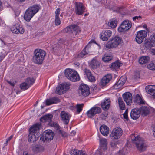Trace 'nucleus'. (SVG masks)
<instances>
[{
	"instance_id": "603ef678",
	"label": "nucleus",
	"mask_w": 155,
	"mask_h": 155,
	"mask_svg": "<svg viewBox=\"0 0 155 155\" xmlns=\"http://www.w3.org/2000/svg\"><path fill=\"white\" fill-rule=\"evenodd\" d=\"M60 9L59 8H58L55 11V16H59V15L60 14Z\"/></svg>"
},
{
	"instance_id": "c85d7f7f",
	"label": "nucleus",
	"mask_w": 155,
	"mask_h": 155,
	"mask_svg": "<svg viewBox=\"0 0 155 155\" xmlns=\"http://www.w3.org/2000/svg\"><path fill=\"white\" fill-rule=\"evenodd\" d=\"M84 71L88 80L90 81L93 82L95 81V77L92 75L90 70L85 69Z\"/></svg>"
},
{
	"instance_id": "4c0bfd02",
	"label": "nucleus",
	"mask_w": 155,
	"mask_h": 155,
	"mask_svg": "<svg viewBox=\"0 0 155 155\" xmlns=\"http://www.w3.org/2000/svg\"><path fill=\"white\" fill-rule=\"evenodd\" d=\"M32 149L35 151L39 152L43 150L44 147L41 145H36L33 147Z\"/></svg>"
},
{
	"instance_id": "b1692460",
	"label": "nucleus",
	"mask_w": 155,
	"mask_h": 155,
	"mask_svg": "<svg viewBox=\"0 0 155 155\" xmlns=\"http://www.w3.org/2000/svg\"><path fill=\"white\" fill-rule=\"evenodd\" d=\"M110 102L109 99L104 100L101 103V106L103 109L105 111L108 110L110 107Z\"/></svg>"
},
{
	"instance_id": "58836bf2",
	"label": "nucleus",
	"mask_w": 155,
	"mask_h": 155,
	"mask_svg": "<svg viewBox=\"0 0 155 155\" xmlns=\"http://www.w3.org/2000/svg\"><path fill=\"white\" fill-rule=\"evenodd\" d=\"M90 51H87L85 49H84L83 51L78 54V57L79 58H83L84 56L87 55Z\"/></svg>"
},
{
	"instance_id": "a211bd4d",
	"label": "nucleus",
	"mask_w": 155,
	"mask_h": 155,
	"mask_svg": "<svg viewBox=\"0 0 155 155\" xmlns=\"http://www.w3.org/2000/svg\"><path fill=\"white\" fill-rule=\"evenodd\" d=\"M100 38L103 41H107L112 35L111 31L109 30L103 31L101 34Z\"/></svg>"
},
{
	"instance_id": "052dcab7",
	"label": "nucleus",
	"mask_w": 155,
	"mask_h": 155,
	"mask_svg": "<svg viewBox=\"0 0 155 155\" xmlns=\"http://www.w3.org/2000/svg\"><path fill=\"white\" fill-rule=\"evenodd\" d=\"M22 155H29L28 154V153L27 151H25L23 152V154Z\"/></svg>"
},
{
	"instance_id": "ea45409f",
	"label": "nucleus",
	"mask_w": 155,
	"mask_h": 155,
	"mask_svg": "<svg viewBox=\"0 0 155 155\" xmlns=\"http://www.w3.org/2000/svg\"><path fill=\"white\" fill-rule=\"evenodd\" d=\"M118 102L120 108L122 110H124L125 109V104L121 98L119 97L118 98Z\"/></svg>"
},
{
	"instance_id": "0eeeda50",
	"label": "nucleus",
	"mask_w": 155,
	"mask_h": 155,
	"mask_svg": "<svg viewBox=\"0 0 155 155\" xmlns=\"http://www.w3.org/2000/svg\"><path fill=\"white\" fill-rule=\"evenodd\" d=\"M144 44V46L147 49L155 46V33H153L150 36V39H145Z\"/></svg>"
},
{
	"instance_id": "8fccbe9b",
	"label": "nucleus",
	"mask_w": 155,
	"mask_h": 155,
	"mask_svg": "<svg viewBox=\"0 0 155 155\" xmlns=\"http://www.w3.org/2000/svg\"><path fill=\"white\" fill-rule=\"evenodd\" d=\"M127 113H128V110H126L124 112L123 114V115L124 117V119H125L126 120H128V117L127 115Z\"/></svg>"
},
{
	"instance_id": "9b49d317",
	"label": "nucleus",
	"mask_w": 155,
	"mask_h": 155,
	"mask_svg": "<svg viewBox=\"0 0 155 155\" xmlns=\"http://www.w3.org/2000/svg\"><path fill=\"white\" fill-rule=\"evenodd\" d=\"M78 92L80 96H87L90 94L89 88L87 85L84 84H81L80 86Z\"/></svg>"
},
{
	"instance_id": "6e6d98bb",
	"label": "nucleus",
	"mask_w": 155,
	"mask_h": 155,
	"mask_svg": "<svg viewBox=\"0 0 155 155\" xmlns=\"http://www.w3.org/2000/svg\"><path fill=\"white\" fill-rule=\"evenodd\" d=\"M74 65L77 68H78L80 66V64L78 62H76L74 64Z\"/></svg>"
},
{
	"instance_id": "49530a36",
	"label": "nucleus",
	"mask_w": 155,
	"mask_h": 155,
	"mask_svg": "<svg viewBox=\"0 0 155 155\" xmlns=\"http://www.w3.org/2000/svg\"><path fill=\"white\" fill-rule=\"evenodd\" d=\"M94 42V40H91L90 41L88 44L87 45L85 48L84 49L85 50H86L87 51H90L89 49L91 47V44L92 42Z\"/></svg>"
},
{
	"instance_id": "2eb2a0df",
	"label": "nucleus",
	"mask_w": 155,
	"mask_h": 155,
	"mask_svg": "<svg viewBox=\"0 0 155 155\" xmlns=\"http://www.w3.org/2000/svg\"><path fill=\"white\" fill-rule=\"evenodd\" d=\"M52 117L53 115L52 114H48L40 118V120L41 122H49L51 126L56 127L57 126L56 123L51 122Z\"/></svg>"
},
{
	"instance_id": "a19ab883",
	"label": "nucleus",
	"mask_w": 155,
	"mask_h": 155,
	"mask_svg": "<svg viewBox=\"0 0 155 155\" xmlns=\"http://www.w3.org/2000/svg\"><path fill=\"white\" fill-rule=\"evenodd\" d=\"M113 57L111 56L105 54L102 58V60L105 62H108L112 59Z\"/></svg>"
},
{
	"instance_id": "de8ad7c7",
	"label": "nucleus",
	"mask_w": 155,
	"mask_h": 155,
	"mask_svg": "<svg viewBox=\"0 0 155 155\" xmlns=\"http://www.w3.org/2000/svg\"><path fill=\"white\" fill-rule=\"evenodd\" d=\"M55 23L56 25H58L61 23V21L59 18V16H55Z\"/></svg>"
},
{
	"instance_id": "09e8293b",
	"label": "nucleus",
	"mask_w": 155,
	"mask_h": 155,
	"mask_svg": "<svg viewBox=\"0 0 155 155\" xmlns=\"http://www.w3.org/2000/svg\"><path fill=\"white\" fill-rule=\"evenodd\" d=\"M146 90L148 91V92H150L151 94L153 93V91L152 85H150L148 86L147 87H146Z\"/></svg>"
},
{
	"instance_id": "5fc2aeb1",
	"label": "nucleus",
	"mask_w": 155,
	"mask_h": 155,
	"mask_svg": "<svg viewBox=\"0 0 155 155\" xmlns=\"http://www.w3.org/2000/svg\"><path fill=\"white\" fill-rule=\"evenodd\" d=\"M117 143L116 142H112L111 143V146L112 147H116Z\"/></svg>"
},
{
	"instance_id": "a18cd8bd",
	"label": "nucleus",
	"mask_w": 155,
	"mask_h": 155,
	"mask_svg": "<svg viewBox=\"0 0 155 155\" xmlns=\"http://www.w3.org/2000/svg\"><path fill=\"white\" fill-rule=\"evenodd\" d=\"M84 104H78L76 106L77 112L78 113H80L82 110Z\"/></svg>"
},
{
	"instance_id": "4468645a",
	"label": "nucleus",
	"mask_w": 155,
	"mask_h": 155,
	"mask_svg": "<svg viewBox=\"0 0 155 155\" xmlns=\"http://www.w3.org/2000/svg\"><path fill=\"white\" fill-rule=\"evenodd\" d=\"M123 131L120 128H117L114 130L110 135L112 139H117L119 138L122 134Z\"/></svg>"
},
{
	"instance_id": "412c9836",
	"label": "nucleus",
	"mask_w": 155,
	"mask_h": 155,
	"mask_svg": "<svg viewBox=\"0 0 155 155\" xmlns=\"http://www.w3.org/2000/svg\"><path fill=\"white\" fill-rule=\"evenodd\" d=\"M126 81L125 78L124 77H121L117 82L114 85V88L116 89L120 88L125 83Z\"/></svg>"
},
{
	"instance_id": "7c9ffc66",
	"label": "nucleus",
	"mask_w": 155,
	"mask_h": 155,
	"mask_svg": "<svg viewBox=\"0 0 155 155\" xmlns=\"http://www.w3.org/2000/svg\"><path fill=\"white\" fill-rule=\"evenodd\" d=\"M117 23V20L114 18L110 20L108 23H106L108 27L113 28L116 27Z\"/></svg>"
},
{
	"instance_id": "79ce46f5",
	"label": "nucleus",
	"mask_w": 155,
	"mask_h": 155,
	"mask_svg": "<svg viewBox=\"0 0 155 155\" xmlns=\"http://www.w3.org/2000/svg\"><path fill=\"white\" fill-rule=\"evenodd\" d=\"M34 82L35 80L33 78H29L26 79L25 82L30 87L34 83Z\"/></svg>"
},
{
	"instance_id": "3c124183",
	"label": "nucleus",
	"mask_w": 155,
	"mask_h": 155,
	"mask_svg": "<svg viewBox=\"0 0 155 155\" xmlns=\"http://www.w3.org/2000/svg\"><path fill=\"white\" fill-rule=\"evenodd\" d=\"M141 18H142L141 16H136L133 18V19L134 21H136V20H139L141 19Z\"/></svg>"
},
{
	"instance_id": "4be33fe9",
	"label": "nucleus",
	"mask_w": 155,
	"mask_h": 155,
	"mask_svg": "<svg viewBox=\"0 0 155 155\" xmlns=\"http://www.w3.org/2000/svg\"><path fill=\"white\" fill-rule=\"evenodd\" d=\"M11 30L13 33L16 34L20 33L23 34L24 31V30L21 26L16 25L15 26L12 27L11 28Z\"/></svg>"
},
{
	"instance_id": "f704fd0d",
	"label": "nucleus",
	"mask_w": 155,
	"mask_h": 155,
	"mask_svg": "<svg viewBox=\"0 0 155 155\" xmlns=\"http://www.w3.org/2000/svg\"><path fill=\"white\" fill-rule=\"evenodd\" d=\"M90 65L92 68L95 69L100 66V63L97 60L94 58L91 60Z\"/></svg>"
},
{
	"instance_id": "cd10ccee",
	"label": "nucleus",
	"mask_w": 155,
	"mask_h": 155,
	"mask_svg": "<svg viewBox=\"0 0 155 155\" xmlns=\"http://www.w3.org/2000/svg\"><path fill=\"white\" fill-rule=\"evenodd\" d=\"M60 102L59 99L57 97H53L46 100V104L47 105H49Z\"/></svg>"
},
{
	"instance_id": "dca6fc26",
	"label": "nucleus",
	"mask_w": 155,
	"mask_h": 155,
	"mask_svg": "<svg viewBox=\"0 0 155 155\" xmlns=\"http://www.w3.org/2000/svg\"><path fill=\"white\" fill-rule=\"evenodd\" d=\"M85 7L81 3L75 2V12L77 14L81 15L84 12Z\"/></svg>"
},
{
	"instance_id": "423d86ee",
	"label": "nucleus",
	"mask_w": 155,
	"mask_h": 155,
	"mask_svg": "<svg viewBox=\"0 0 155 155\" xmlns=\"http://www.w3.org/2000/svg\"><path fill=\"white\" fill-rule=\"evenodd\" d=\"M70 84L69 83H64L57 87L56 92L59 95L64 94L69 89Z\"/></svg>"
},
{
	"instance_id": "864d4df0",
	"label": "nucleus",
	"mask_w": 155,
	"mask_h": 155,
	"mask_svg": "<svg viewBox=\"0 0 155 155\" xmlns=\"http://www.w3.org/2000/svg\"><path fill=\"white\" fill-rule=\"evenodd\" d=\"M6 81L11 86H14L15 85V83L14 82L8 80H6Z\"/></svg>"
},
{
	"instance_id": "4d7b16f0",
	"label": "nucleus",
	"mask_w": 155,
	"mask_h": 155,
	"mask_svg": "<svg viewBox=\"0 0 155 155\" xmlns=\"http://www.w3.org/2000/svg\"><path fill=\"white\" fill-rule=\"evenodd\" d=\"M13 137V135H11L8 138L7 140H6V145H7L8 142L9 141L12 139V138Z\"/></svg>"
},
{
	"instance_id": "6ab92c4d",
	"label": "nucleus",
	"mask_w": 155,
	"mask_h": 155,
	"mask_svg": "<svg viewBox=\"0 0 155 155\" xmlns=\"http://www.w3.org/2000/svg\"><path fill=\"white\" fill-rule=\"evenodd\" d=\"M124 101L127 105H130L132 103V97L131 94L129 92H126L123 95Z\"/></svg>"
},
{
	"instance_id": "0e129e2a",
	"label": "nucleus",
	"mask_w": 155,
	"mask_h": 155,
	"mask_svg": "<svg viewBox=\"0 0 155 155\" xmlns=\"http://www.w3.org/2000/svg\"><path fill=\"white\" fill-rule=\"evenodd\" d=\"M153 135L155 137V128H153Z\"/></svg>"
},
{
	"instance_id": "39448f33",
	"label": "nucleus",
	"mask_w": 155,
	"mask_h": 155,
	"mask_svg": "<svg viewBox=\"0 0 155 155\" xmlns=\"http://www.w3.org/2000/svg\"><path fill=\"white\" fill-rule=\"evenodd\" d=\"M122 41L121 38L116 36L109 40L106 45V47L110 49L116 48L121 44Z\"/></svg>"
},
{
	"instance_id": "f03ea898",
	"label": "nucleus",
	"mask_w": 155,
	"mask_h": 155,
	"mask_svg": "<svg viewBox=\"0 0 155 155\" xmlns=\"http://www.w3.org/2000/svg\"><path fill=\"white\" fill-rule=\"evenodd\" d=\"M40 5H35L29 7L25 12L24 15V19L27 22H29L33 17L40 9Z\"/></svg>"
},
{
	"instance_id": "ddd939ff",
	"label": "nucleus",
	"mask_w": 155,
	"mask_h": 155,
	"mask_svg": "<svg viewBox=\"0 0 155 155\" xmlns=\"http://www.w3.org/2000/svg\"><path fill=\"white\" fill-rule=\"evenodd\" d=\"M147 36V32L145 30H141L137 32L136 37V41L138 43L142 42L144 38Z\"/></svg>"
},
{
	"instance_id": "2f4dec72",
	"label": "nucleus",
	"mask_w": 155,
	"mask_h": 155,
	"mask_svg": "<svg viewBox=\"0 0 155 155\" xmlns=\"http://www.w3.org/2000/svg\"><path fill=\"white\" fill-rule=\"evenodd\" d=\"M134 101L135 104H144V102L142 98L138 94L135 97Z\"/></svg>"
},
{
	"instance_id": "1a4fd4ad",
	"label": "nucleus",
	"mask_w": 155,
	"mask_h": 155,
	"mask_svg": "<svg viewBox=\"0 0 155 155\" xmlns=\"http://www.w3.org/2000/svg\"><path fill=\"white\" fill-rule=\"evenodd\" d=\"M131 26L132 24L130 21L125 20L122 22L118 30L119 32H123L128 30L131 27Z\"/></svg>"
},
{
	"instance_id": "20e7f679",
	"label": "nucleus",
	"mask_w": 155,
	"mask_h": 155,
	"mask_svg": "<svg viewBox=\"0 0 155 155\" xmlns=\"http://www.w3.org/2000/svg\"><path fill=\"white\" fill-rule=\"evenodd\" d=\"M65 77L72 82H76L79 81L80 77L78 73L76 71L69 68L65 71Z\"/></svg>"
},
{
	"instance_id": "338daca9",
	"label": "nucleus",
	"mask_w": 155,
	"mask_h": 155,
	"mask_svg": "<svg viewBox=\"0 0 155 155\" xmlns=\"http://www.w3.org/2000/svg\"><path fill=\"white\" fill-rule=\"evenodd\" d=\"M143 28H146L147 30V25H143Z\"/></svg>"
},
{
	"instance_id": "bf43d9fd",
	"label": "nucleus",
	"mask_w": 155,
	"mask_h": 155,
	"mask_svg": "<svg viewBox=\"0 0 155 155\" xmlns=\"http://www.w3.org/2000/svg\"><path fill=\"white\" fill-rule=\"evenodd\" d=\"M76 132L74 131H72L71 133V135L72 136L75 135L76 134Z\"/></svg>"
},
{
	"instance_id": "13d9d810",
	"label": "nucleus",
	"mask_w": 155,
	"mask_h": 155,
	"mask_svg": "<svg viewBox=\"0 0 155 155\" xmlns=\"http://www.w3.org/2000/svg\"><path fill=\"white\" fill-rule=\"evenodd\" d=\"M5 56L2 54H0V61H1L5 57Z\"/></svg>"
},
{
	"instance_id": "f3484780",
	"label": "nucleus",
	"mask_w": 155,
	"mask_h": 155,
	"mask_svg": "<svg viewBox=\"0 0 155 155\" xmlns=\"http://www.w3.org/2000/svg\"><path fill=\"white\" fill-rule=\"evenodd\" d=\"M71 116L64 111H62L60 114L61 119L65 124H68L69 121Z\"/></svg>"
},
{
	"instance_id": "c9c22d12",
	"label": "nucleus",
	"mask_w": 155,
	"mask_h": 155,
	"mask_svg": "<svg viewBox=\"0 0 155 155\" xmlns=\"http://www.w3.org/2000/svg\"><path fill=\"white\" fill-rule=\"evenodd\" d=\"M71 155H87V154L83 153L80 150L74 149L72 150L71 152Z\"/></svg>"
},
{
	"instance_id": "37998d69",
	"label": "nucleus",
	"mask_w": 155,
	"mask_h": 155,
	"mask_svg": "<svg viewBox=\"0 0 155 155\" xmlns=\"http://www.w3.org/2000/svg\"><path fill=\"white\" fill-rule=\"evenodd\" d=\"M147 66V68L150 70H155V61L151 62Z\"/></svg>"
},
{
	"instance_id": "473e14b6",
	"label": "nucleus",
	"mask_w": 155,
	"mask_h": 155,
	"mask_svg": "<svg viewBox=\"0 0 155 155\" xmlns=\"http://www.w3.org/2000/svg\"><path fill=\"white\" fill-rule=\"evenodd\" d=\"M150 60V58L148 56H142L138 60L139 63L141 64H143L147 63Z\"/></svg>"
},
{
	"instance_id": "7ed1b4c3",
	"label": "nucleus",
	"mask_w": 155,
	"mask_h": 155,
	"mask_svg": "<svg viewBox=\"0 0 155 155\" xmlns=\"http://www.w3.org/2000/svg\"><path fill=\"white\" fill-rule=\"evenodd\" d=\"M133 143L135 144L138 150L141 151L145 150L147 147L145 141L139 136H134V137L132 139Z\"/></svg>"
},
{
	"instance_id": "5701e85b",
	"label": "nucleus",
	"mask_w": 155,
	"mask_h": 155,
	"mask_svg": "<svg viewBox=\"0 0 155 155\" xmlns=\"http://www.w3.org/2000/svg\"><path fill=\"white\" fill-rule=\"evenodd\" d=\"M112 76L111 74H108L104 76L101 81V85L103 86H105L111 80Z\"/></svg>"
},
{
	"instance_id": "393cba45",
	"label": "nucleus",
	"mask_w": 155,
	"mask_h": 155,
	"mask_svg": "<svg viewBox=\"0 0 155 155\" xmlns=\"http://www.w3.org/2000/svg\"><path fill=\"white\" fill-rule=\"evenodd\" d=\"M41 127V124L38 123L35 124L30 128V133L35 134H36L37 133H38V131Z\"/></svg>"
},
{
	"instance_id": "72a5a7b5",
	"label": "nucleus",
	"mask_w": 155,
	"mask_h": 155,
	"mask_svg": "<svg viewBox=\"0 0 155 155\" xmlns=\"http://www.w3.org/2000/svg\"><path fill=\"white\" fill-rule=\"evenodd\" d=\"M121 65V63L118 61H116L112 63L110 67L114 71L118 69L119 67Z\"/></svg>"
},
{
	"instance_id": "9d476101",
	"label": "nucleus",
	"mask_w": 155,
	"mask_h": 155,
	"mask_svg": "<svg viewBox=\"0 0 155 155\" xmlns=\"http://www.w3.org/2000/svg\"><path fill=\"white\" fill-rule=\"evenodd\" d=\"M64 32L69 33L71 31L72 33L77 35L81 31L79 26L75 25H73L67 27L63 30Z\"/></svg>"
},
{
	"instance_id": "680f3d73",
	"label": "nucleus",
	"mask_w": 155,
	"mask_h": 155,
	"mask_svg": "<svg viewBox=\"0 0 155 155\" xmlns=\"http://www.w3.org/2000/svg\"><path fill=\"white\" fill-rule=\"evenodd\" d=\"M1 41H2V46L5 45V43L4 42V41L2 39H1Z\"/></svg>"
},
{
	"instance_id": "c756f323",
	"label": "nucleus",
	"mask_w": 155,
	"mask_h": 155,
	"mask_svg": "<svg viewBox=\"0 0 155 155\" xmlns=\"http://www.w3.org/2000/svg\"><path fill=\"white\" fill-rule=\"evenodd\" d=\"M107 142L106 139H102L100 140V146L101 150L105 151L107 149Z\"/></svg>"
},
{
	"instance_id": "774afa93",
	"label": "nucleus",
	"mask_w": 155,
	"mask_h": 155,
	"mask_svg": "<svg viewBox=\"0 0 155 155\" xmlns=\"http://www.w3.org/2000/svg\"><path fill=\"white\" fill-rule=\"evenodd\" d=\"M96 43L99 47V48H101V46H100V45L99 44H97Z\"/></svg>"
},
{
	"instance_id": "aec40b11",
	"label": "nucleus",
	"mask_w": 155,
	"mask_h": 155,
	"mask_svg": "<svg viewBox=\"0 0 155 155\" xmlns=\"http://www.w3.org/2000/svg\"><path fill=\"white\" fill-rule=\"evenodd\" d=\"M140 110L138 108H134L132 109L130 112V117L133 120L137 119L140 116Z\"/></svg>"
},
{
	"instance_id": "69168bd1",
	"label": "nucleus",
	"mask_w": 155,
	"mask_h": 155,
	"mask_svg": "<svg viewBox=\"0 0 155 155\" xmlns=\"http://www.w3.org/2000/svg\"><path fill=\"white\" fill-rule=\"evenodd\" d=\"M21 92V90L18 91L17 92H16V94H18L19 93H20Z\"/></svg>"
},
{
	"instance_id": "f257e3e1",
	"label": "nucleus",
	"mask_w": 155,
	"mask_h": 155,
	"mask_svg": "<svg viewBox=\"0 0 155 155\" xmlns=\"http://www.w3.org/2000/svg\"><path fill=\"white\" fill-rule=\"evenodd\" d=\"M46 55V52L44 50L41 49H35L32 58L33 62L36 64H42Z\"/></svg>"
},
{
	"instance_id": "e433bc0d",
	"label": "nucleus",
	"mask_w": 155,
	"mask_h": 155,
	"mask_svg": "<svg viewBox=\"0 0 155 155\" xmlns=\"http://www.w3.org/2000/svg\"><path fill=\"white\" fill-rule=\"evenodd\" d=\"M140 110V113L143 116H146L149 113V111L147 107L143 106L139 108Z\"/></svg>"
},
{
	"instance_id": "6e6552de",
	"label": "nucleus",
	"mask_w": 155,
	"mask_h": 155,
	"mask_svg": "<svg viewBox=\"0 0 155 155\" xmlns=\"http://www.w3.org/2000/svg\"><path fill=\"white\" fill-rule=\"evenodd\" d=\"M53 138V133L51 130H45L41 137L40 140L43 141L45 140L50 141Z\"/></svg>"
},
{
	"instance_id": "c03bdc74",
	"label": "nucleus",
	"mask_w": 155,
	"mask_h": 155,
	"mask_svg": "<svg viewBox=\"0 0 155 155\" xmlns=\"http://www.w3.org/2000/svg\"><path fill=\"white\" fill-rule=\"evenodd\" d=\"M29 87L25 82H23L20 85V87L21 90H25L29 88Z\"/></svg>"
},
{
	"instance_id": "bb28decb",
	"label": "nucleus",
	"mask_w": 155,
	"mask_h": 155,
	"mask_svg": "<svg viewBox=\"0 0 155 155\" xmlns=\"http://www.w3.org/2000/svg\"><path fill=\"white\" fill-rule=\"evenodd\" d=\"M100 130L101 133L104 136H107L109 134V129L107 126L104 124L102 125L100 127Z\"/></svg>"
},
{
	"instance_id": "f8f14e48",
	"label": "nucleus",
	"mask_w": 155,
	"mask_h": 155,
	"mask_svg": "<svg viewBox=\"0 0 155 155\" xmlns=\"http://www.w3.org/2000/svg\"><path fill=\"white\" fill-rule=\"evenodd\" d=\"M101 111V108L97 107H94L88 111L86 114L88 118H91L96 114L100 113Z\"/></svg>"
},
{
	"instance_id": "a878e982",
	"label": "nucleus",
	"mask_w": 155,
	"mask_h": 155,
	"mask_svg": "<svg viewBox=\"0 0 155 155\" xmlns=\"http://www.w3.org/2000/svg\"><path fill=\"white\" fill-rule=\"evenodd\" d=\"M40 134L37 133L36 135L29 133L28 136V141L29 142L33 143L38 139L39 137Z\"/></svg>"
},
{
	"instance_id": "e2e57ef3",
	"label": "nucleus",
	"mask_w": 155,
	"mask_h": 155,
	"mask_svg": "<svg viewBox=\"0 0 155 155\" xmlns=\"http://www.w3.org/2000/svg\"><path fill=\"white\" fill-rule=\"evenodd\" d=\"M25 0H17V1L18 2H24Z\"/></svg>"
}]
</instances>
